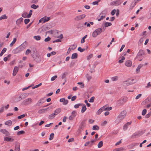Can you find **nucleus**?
Returning a JSON list of instances; mask_svg holds the SVG:
<instances>
[{"mask_svg": "<svg viewBox=\"0 0 151 151\" xmlns=\"http://www.w3.org/2000/svg\"><path fill=\"white\" fill-rule=\"evenodd\" d=\"M24 49V46L22 45L12 50V52L14 54L18 53L23 50Z\"/></svg>", "mask_w": 151, "mask_h": 151, "instance_id": "obj_1", "label": "nucleus"}, {"mask_svg": "<svg viewBox=\"0 0 151 151\" xmlns=\"http://www.w3.org/2000/svg\"><path fill=\"white\" fill-rule=\"evenodd\" d=\"M101 28H99L95 30L92 33V36L93 37H96L97 35H99L102 32Z\"/></svg>", "mask_w": 151, "mask_h": 151, "instance_id": "obj_2", "label": "nucleus"}, {"mask_svg": "<svg viewBox=\"0 0 151 151\" xmlns=\"http://www.w3.org/2000/svg\"><path fill=\"white\" fill-rule=\"evenodd\" d=\"M127 114V112L126 111L124 110L121 112L119 115L118 118L119 121L122 120L125 117Z\"/></svg>", "mask_w": 151, "mask_h": 151, "instance_id": "obj_3", "label": "nucleus"}, {"mask_svg": "<svg viewBox=\"0 0 151 151\" xmlns=\"http://www.w3.org/2000/svg\"><path fill=\"white\" fill-rule=\"evenodd\" d=\"M134 81V79H132L131 80L129 79L127 81H124L123 82V85L124 86H127L130 85L134 82H133V81Z\"/></svg>", "mask_w": 151, "mask_h": 151, "instance_id": "obj_4", "label": "nucleus"}, {"mask_svg": "<svg viewBox=\"0 0 151 151\" xmlns=\"http://www.w3.org/2000/svg\"><path fill=\"white\" fill-rule=\"evenodd\" d=\"M144 54V52L142 50H139V52L138 53L137 56V58L139 59L140 61L142 60V56Z\"/></svg>", "mask_w": 151, "mask_h": 151, "instance_id": "obj_5", "label": "nucleus"}, {"mask_svg": "<svg viewBox=\"0 0 151 151\" xmlns=\"http://www.w3.org/2000/svg\"><path fill=\"white\" fill-rule=\"evenodd\" d=\"M86 15L84 14L76 16L74 18V20L76 21L81 20L86 17Z\"/></svg>", "mask_w": 151, "mask_h": 151, "instance_id": "obj_6", "label": "nucleus"}, {"mask_svg": "<svg viewBox=\"0 0 151 151\" xmlns=\"http://www.w3.org/2000/svg\"><path fill=\"white\" fill-rule=\"evenodd\" d=\"M50 17L45 16L41 19L40 20H39V22L40 23L43 22V23H45L46 22H48V21L50 20Z\"/></svg>", "mask_w": 151, "mask_h": 151, "instance_id": "obj_7", "label": "nucleus"}, {"mask_svg": "<svg viewBox=\"0 0 151 151\" xmlns=\"http://www.w3.org/2000/svg\"><path fill=\"white\" fill-rule=\"evenodd\" d=\"M132 123V122L130 121L129 122H128L125 124L123 127V129L124 131L126 130L127 129L128 126L130 125Z\"/></svg>", "mask_w": 151, "mask_h": 151, "instance_id": "obj_8", "label": "nucleus"}, {"mask_svg": "<svg viewBox=\"0 0 151 151\" xmlns=\"http://www.w3.org/2000/svg\"><path fill=\"white\" fill-rule=\"evenodd\" d=\"M32 101V100L31 98L27 99L23 101L24 105H26L30 104Z\"/></svg>", "mask_w": 151, "mask_h": 151, "instance_id": "obj_9", "label": "nucleus"}, {"mask_svg": "<svg viewBox=\"0 0 151 151\" xmlns=\"http://www.w3.org/2000/svg\"><path fill=\"white\" fill-rule=\"evenodd\" d=\"M110 5L111 6L114 5H119L121 4L120 2V0L115 1H114L111 2L110 3Z\"/></svg>", "mask_w": 151, "mask_h": 151, "instance_id": "obj_10", "label": "nucleus"}, {"mask_svg": "<svg viewBox=\"0 0 151 151\" xmlns=\"http://www.w3.org/2000/svg\"><path fill=\"white\" fill-rule=\"evenodd\" d=\"M63 35L62 34H61L60 36H58L57 38L58 39H57L56 40L54 41H53V43L55 42H60L61 41L60 39H62L63 38Z\"/></svg>", "mask_w": 151, "mask_h": 151, "instance_id": "obj_11", "label": "nucleus"}, {"mask_svg": "<svg viewBox=\"0 0 151 151\" xmlns=\"http://www.w3.org/2000/svg\"><path fill=\"white\" fill-rule=\"evenodd\" d=\"M4 140L7 142H12L14 141V139L13 138H11L8 137H5Z\"/></svg>", "mask_w": 151, "mask_h": 151, "instance_id": "obj_12", "label": "nucleus"}, {"mask_svg": "<svg viewBox=\"0 0 151 151\" xmlns=\"http://www.w3.org/2000/svg\"><path fill=\"white\" fill-rule=\"evenodd\" d=\"M60 102H63V104L64 105H66L68 103V101L67 100L65 99V98L61 99H60Z\"/></svg>", "mask_w": 151, "mask_h": 151, "instance_id": "obj_13", "label": "nucleus"}, {"mask_svg": "<svg viewBox=\"0 0 151 151\" xmlns=\"http://www.w3.org/2000/svg\"><path fill=\"white\" fill-rule=\"evenodd\" d=\"M125 65L128 67H130L132 65V62L129 60H127L125 62Z\"/></svg>", "mask_w": 151, "mask_h": 151, "instance_id": "obj_14", "label": "nucleus"}, {"mask_svg": "<svg viewBox=\"0 0 151 151\" xmlns=\"http://www.w3.org/2000/svg\"><path fill=\"white\" fill-rule=\"evenodd\" d=\"M18 70H19V68L15 66L14 67V70H13V76H14L16 75Z\"/></svg>", "mask_w": 151, "mask_h": 151, "instance_id": "obj_15", "label": "nucleus"}, {"mask_svg": "<svg viewBox=\"0 0 151 151\" xmlns=\"http://www.w3.org/2000/svg\"><path fill=\"white\" fill-rule=\"evenodd\" d=\"M128 98L127 97H123L121 100H119L118 102H121L122 101V104H123L126 102Z\"/></svg>", "mask_w": 151, "mask_h": 151, "instance_id": "obj_16", "label": "nucleus"}, {"mask_svg": "<svg viewBox=\"0 0 151 151\" xmlns=\"http://www.w3.org/2000/svg\"><path fill=\"white\" fill-rule=\"evenodd\" d=\"M23 19V18L22 17H21L19 19H18L16 22L17 25L18 26H19L22 22Z\"/></svg>", "mask_w": 151, "mask_h": 151, "instance_id": "obj_17", "label": "nucleus"}, {"mask_svg": "<svg viewBox=\"0 0 151 151\" xmlns=\"http://www.w3.org/2000/svg\"><path fill=\"white\" fill-rule=\"evenodd\" d=\"M76 47V46L75 45H73L69 47L68 49V51L70 52V50L75 49Z\"/></svg>", "mask_w": 151, "mask_h": 151, "instance_id": "obj_18", "label": "nucleus"}, {"mask_svg": "<svg viewBox=\"0 0 151 151\" xmlns=\"http://www.w3.org/2000/svg\"><path fill=\"white\" fill-rule=\"evenodd\" d=\"M61 109L60 108H58L56 109L54 111V114L55 115H58L59 114L61 111Z\"/></svg>", "mask_w": 151, "mask_h": 151, "instance_id": "obj_19", "label": "nucleus"}, {"mask_svg": "<svg viewBox=\"0 0 151 151\" xmlns=\"http://www.w3.org/2000/svg\"><path fill=\"white\" fill-rule=\"evenodd\" d=\"M14 150L15 151H20L19 144H17L15 145Z\"/></svg>", "mask_w": 151, "mask_h": 151, "instance_id": "obj_20", "label": "nucleus"}, {"mask_svg": "<svg viewBox=\"0 0 151 151\" xmlns=\"http://www.w3.org/2000/svg\"><path fill=\"white\" fill-rule=\"evenodd\" d=\"M82 107L81 110V112L82 113H83L86 110V107L85 105L83 104H82Z\"/></svg>", "mask_w": 151, "mask_h": 151, "instance_id": "obj_21", "label": "nucleus"}, {"mask_svg": "<svg viewBox=\"0 0 151 151\" xmlns=\"http://www.w3.org/2000/svg\"><path fill=\"white\" fill-rule=\"evenodd\" d=\"M0 132L6 134L7 136L9 135L10 134L6 129H1L0 130Z\"/></svg>", "mask_w": 151, "mask_h": 151, "instance_id": "obj_22", "label": "nucleus"}, {"mask_svg": "<svg viewBox=\"0 0 151 151\" xmlns=\"http://www.w3.org/2000/svg\"><path fill=\"white\" fill-rule=\"evenodd\" d=\"M103 110L104 111H110L112 109V108L111 107H106L105 106L103 107Z\"/></svg>", "mask_w": 151, "mask_h": 151, "instance_id": "obj_23", "label": "nucleus"}, {"mask_svg": "<svg viewBox=\"0 0 151 151\" xmlns=\"http://www.w3.org/2000/svg\"><path fill=\"white\" fill-rule=\"evenodd\" d=\"M12 121L11 120H8L6 121L5 123V124L6 125L10 126L12 125Z\"/></svg>", "mask_w": 151, "mask_h": 151, "instance_id": "obj_24", "label": "nucleus"}, {"mask_svg": "<svg viewBox=\"0 0 151 151\" xmlns=\"http://www.w3.org/2000/svg\"><path fill=\"white\" fill-rule=\"evenodd\" d=\"M56 52L52 51L50 53H48L47 54V56L48 57H50L51 55H54L56 54Z\"/></svg>", "mask_w": 151, "mask_h": 151, "instance_id": "obj_25", "label": "nucleus"}, {"mask_svg": "<svg viewBox=\"0 0 151 151\" xmlns=\"http://www.w3.org/2000/svg\"><path fill=\"white\" fill-rule=\"evenodd\" d=\"M103 111H104V110H103V108L102 107L97 111L96 113V114L97 115H99L101 112Z\"/></svg>", "mask_w": 151, "mask_h": 151, "instance_id": "obj_26", "label": "nucleus"}, {"mask_svg": "<svg viewBox=\"0 0 151 151\" xmlns=\"http://www.w3.org/2000/svg\"><path fill=\"white\" fill-rule=\"evenodd\" d=\"M78 57V54L77 53H73L71 56V58L72 59H74Z\"/></svg>", "mask_w": 151, "mask_h": 151, "instance_id": "obj_27", "label": "nucleus"}, {"mask_svg": "<svg viewBox=\"0 0 151 151\" xmlns=\"http://www.w3.org/2000/svg\"><path fill=\"white\" fill-rule=\"evenodd\" d=\"M83 126L82 125H80L79 127V128L78 130V132L79 133H80L82 131V130H83Z\"/></svg>", "mask_w": 151, "mask_h": 151, "instance_id": "obj_28", "label": "nucleus"}, {"mask_svg": "<svg viewBox=\"0 0 151 151\" xmlns=\"http://www.w3.org/2000/svg\"><path fill=\"white\" fill-rule=\"evenodd\" d=\"M46 110L45 109H40L38 111V113L39 114H41L42 113H45L46 112Z\"/></svg>", "mask_w": 151, "mask_h": 151, "instance_id": "obj_29", "label": "nucleus"}, {"mask_svg": "<svg viewBox=\"0 0 151 151\" xmlns=\"http://www.w3.org/2000/svg\"><path fill=\"white\" fill-rule=\"evenodd\" d=\"M7 17L6 15V14H4L3 15H2L0 17V21L3 19H6L7 18Z\"/></svg>", "mask_w": 151, "mask_h": 151, "instance_id": "obj_30", "label": "nucleus"}, {"mask_svg": "<svg viewBox=\"0 0 151 151\" xmlns=\"http://www.w3.org/2000/svg\"><path fill=\"white\" fill-rule=\"evenodd\" d=\"M104 24L106 27H108L112 25V24L110 22H105Z\"/></svg>", "mask_w": 151, "mask_h": 151, "instance_id": "obj_31", "label": "nucleus"}, {"mask_svg": "<svg viewBox=\"0 0 151 151\" xmlns=\"http://www.w3.org/2000/svg\"><path fill=\"white\" fill-rule=\"evenodd\" d=\"M55 116L54 113H52L49 116L48 118L50 119H52L55 117Z\"/></svg>", "mask_w": 151, "mask_h": 151, "instance_id": "obj_32", "label": "nucleus"}, {"mask_svg": "<svg viewBox=\"0 0 151 151\" xmlns=\"http://www.w3.org/2000/svg\"><path fill=\"white\" fill-rule=\"evenodd\" d=\"M33 38L37 40H39L41 39V37L39 35L35 36L33 37Z\"/></svg>", "mask_w": 151, "mask_h": 151, "instance_id": "obj_33", "label": "nucleus"}, {"mask_svg": "<svg viewBox=\"0 0 151 151\" xmlns=\"http://www.w3.org/2000/svg\"><path fill=\"white\" fill-rule=\"evenodd\" d=\"M99 129V127L97 125H94L92 127V129L93 130H98Z\"/></svg>", "mask_w": 151, "mask_h": 151, "instance_id": "obj_34", "label": "nucleus"}, {"mask_svg": "<svg viewBox=\"0 0 151 151\" xmlns=\"http://www.w3.org/2000/svg\"><path fill=\"white\" fill-rule=\"evenodd\" d=\"M142 66V65L141 64H140L138 66L136 69V71L137 73H138L140 69Z\"/></svg>", "mask_w": 151, "mask_h": 151, "instance_id": "obj_35", "label": "nucleus"}, {"mask_svg": "<svg viewBox=\"0 0 151 151\" xmlns=\"http://www.w3.org/2000/svg\"><path fill=\"white\" fill-rule=\"evenodd\" d=\"M111 79L113 81H116L118 79V77L117 76H115L112 77Z\"/></svg>", "mask_w": 151, "mask_h": 151, "instance_id": "obj_36", "label": "nucleus"}, {"mask_svg": "<svg viewBox=\"0 0 151 151\" xmlns=\"http://www.w3.org/2000/svg\"><path fill=\"white\" fill-rule=\"evenodd\" d=\"M103 145V142L102 141H100L98 144V147L99 148L101 147Z\"/></svg>", "mask_w": 151, "mask_h": 151, "instance_id": "obj_37", "label": "nucleus"}, {"mask_svg": "<svg viewBox=\"0 0 151 151\" xmlns=\"http://www.w3.org/2000/svg\"><path fill=\"white\" fill-rule=\"evenodd\" d=\"M28 14L26 12H24L23 13L22 16V17H23L24 18H28Z\"/></svg>", "mask_w": 151, "mask_h": 151, "instance_id": "obj_38", "label": "nucleus"}, {"mask_svg": "<svg viewBox=\"0 0 151 151\" xmlns=\"http://www.w3.org/2000/svg\"><path fill=\"white\" fill-rule=\"evenodd\" d=\"M125 59V58L123 56H122L121 57V59L119 61V63H122L123 62V61Z\"/></svg>", "mask_w": 151, "mask_h": 151, "instance_id": "obj_39", "label": "nucleus"}, {"mask_svg": "<svg viewBox=\"0 0 151 151\" xmlns=\"http://www.w3.org/2000/svg\"><path fill=\"white\" fill-rule=\"evenodd\" d=\"M38 7L39 6L38 5H36L34 4H32L31 6V7L33 9H36L38 8Z\"/></svg>", "mask_w": 151, "mask_h": 151, "instance_id": "obj_40", "label": "nucleus"}, {"mask_svg": "<svg viewBox=\"0 0 151 151\" xmlns=\"http://www.w3.org/2000/svg\"><path fill=\"white\" fill-rule=\"evenodd\" d=\"M88 145H89L90 147H91L92 146V145H91V143L90 142L88 141L86 142L84 144L85 146H87Z\"/></svg>", "mask_w": 151, "mask_h": 151, "instance_id": "obj_41", "label": "nucleus"}, {"mask_svg": "<svg viewBox=\"0 0 151 151\" xmlns=\"http://www.w3.org/2000/svg\"><path fill=\"white\" fill-rule=\"evenodd\" d=\"M93 56V54H91L87 56V59L88 60H89Z\"/></svg>", "mask_w": 151, "mask_h": 151, "instance_id": "obj_42", "label": "nucleus"}, {"mask_svg": "<svg viewBox=\"0 0 151 151\" xmlns=\"http://www.w3.org/2000/svg\"><path fill=\"white\" fill-rule=\"evenodd\" d=\"M52 108H53V107L52 106H50L48 107H47L46 108H45V109L46 110V112L47 111H49V110L52 109Z\"/></svg>", "mask_w": 151, "mask_h": 151, "instance_id": "obj_43", "label": "nucleus"}, {"mask_svg": "<svg viewBox=\"0 0 151 151\" xmlns=\"http://www.w3.org/2000/svg\"><path fill=\"white\" fill-rule=\"evenodd\" d=\"M100 0H98L97 1H94L93 2L92 4L93 5L98 4V3L100 1Z\"/></svg>", "mask_w": 151, "mask_h": 151, "instance_id": "obj_44", "label": "nucleus"}, {"mask_svg": "<svg viewBox=\"0 0 151 151\" xmlns=\"http://www.w3.org/2000/svg\"><path fill=\"white\" fill-rule=\"evenodd\" d=\"M32 13V10H30L29 12V13L28 14V18H29L31 17Z\"/></svg>", "mask_w": 151, "mask_h": 151, "instance_id": "obj_45", "label": "nucleus"}, {"mask_svg": "<svg viewBox=\"0 0 151 151\" xmlns=\"http://www.w3.org/2000/svg\"><path fill=\"white\" fill-rule=\"evenodd\" d=\"M54 134L53 133H51L49 139L51 140L53 139L54 137Z\"/></svg>", "mask_w": 151, "mask_h": 151, "instance_id": "obj_46", "label": "nucleus"}, {"mask_svg": "<svg viewBox=\"0 0 151 151\" xmlns=\"http://www.w3.org/2000/svg\"><path fill=\"white\" fill-rule=\"evenodd\" d=\"M25 95L24 94H22L20 95V96L19 97V98L20 99L19 100L22 99H24L25 98Z\"/></svg>", "mask_w": 151, "mask_h": 151, "instance_id": "obj_47", "label": "nucleus"}, {"mask_svg": "<svg viewBox=\"0 0 151 151\" xmlns=\"http://www.w3.org/2000/svg\"><path fill=\"white\" fill-rule=\"evenodd\" d=\"M95 99V97L94 96H93L91 97L89 100V101L91 103L93 102L94 101V99Z\"/></svg>", "mask_w": 151, "mask_h": 151, "instance_id": "obj_48", "label": "nucleus"}, {"mask_svg": "<svg viewBox=\"0 0 151 151\" xmlns=\"http://www.w3.org/2000/svg\"><path fill=\"white\" fill-rule=\"evenodd\" d=\"M82 104H76L74 106L75 108L76 109H77L78 108L79 106H82Z\"/></svg>", "mask_w": 151, "mask_h": 151, "instance_id": "obj_49", "label": "nucleus"}, {"mask_svg": "<svg viewBox=\"0 0 151 151\" xmlns=\"http://www.w3.org/2000/svg\"><path fill=\"white\" fill-rule=\"evenodd\" d=\"M137 2H138L137 1H136V0H135L134 2H133L132 3L131 6L133 7L135 6L136 4V3Z\"/></svg>", "mask_w": 151, "mask_h": 151, "instance_id": "obj_50", "label": "nucleus"}, {"mask_svg": "<svg viewBox=\"0 0 151 151\" xmlns=\"http://www.w3.org/2000/svg\"><path fill=\"white\" fill-rule=\"evenodd\" d=\"M78 50L81 52H83L85 50V49H82L81 47H79Z\"/></svg>", "mask_w": 151, "mask_h": 151, "instance_id": "obj_51", "label": "nucleus"}, {"mask_svg": "<svg viewBox=\"0 0 151 151\" xmlns=\"http://www.w3.org/2000/svg\"><path fill=\"white\" fill-rule=\"evenodd\" d=\"M30 21V19H25L24 20V22L25 24H28Z\"/></svg>", "mask_w": 151, "mask_h": 151, "instance_id": "obj_52", "label": "nucleus"}, {"mask_svg": "<svg viewBox=\"0 0 151 151\" xmlns=\"http://www.w3.org/2000/svg\"><path fill=\"white\" fill-rule=\"evenodd\" d=\"M57 78V76H55L52 77L51 78V81H54Z\"/></svg>", "mask_w": 151, "mask_h": 151, "instance_id": "obj_53", "label": "nucleus"}, {"mask_svg": "<svg viewBox=\"0 0 151 151\" xmlns=\"http://www.w3.org/2000/svg\"><path fill=\"white\" fill-rule=\"evenodd\" d=\"M151 87V84L150 82H149L147 84V85L145 86L146 88H150Z\"/></svg>", "mask_w": 151, "mask_h": 151, "instance_id": "obj_54", "label": "nucleus"}, {"mask_svg": "<svg viewBox=\"0 0 151 151\" xmlns=\"http://www.w3.org/2000/svg\"><path fill=\"white\" fill-rule=\"evenodd\" d=\"M24 133V132L23 131H21L19 132H18L17 133V134L18 135H20V134H22Z\"/></svg>", "mask_w": 151, "mask_h": 151, "instance_id": "obj_55", "label": "nucleus"}, {"mask_svg": "<svg viewBox=\"0 0 151 151\" xmlns=\"http://www.w3.org/2000/svg\"><path fill=\"white\" fill-rule=\"evenodd\" d=\"M147 112V110L146 109H144L143 110L142 112V114L143 115H145Z\"/></svg>", "mask_w": 151, "mask_h": 151, "instance_id": "obj_56", "label": "nucleus"}, {"mask_svg": "<svg viewBox=\"0 0 151 151\" xmlns=\"http://www.w3.org/2000/svg\"><path fill=\"white\" fill-rule=\"evenodd\" d=\"M25 115L24 114H22L21 115L18 116V118L19 119H20L22 118H24V117H25Z\"/></svg>", "mask_w": 151, "mask_h": 151, "instance_id": "obj_57", "label": "nucleus"}, {"mask_svg": "<svg viewBox=\"0 0 151 151\" xmlns=\"http://www.w3.org/2000/svg\"><path fill=\"white\" fill-rule=\"evenodd\" d=\"M71 114L72 115L75 117L76 114V112L75 111H73L72 112Z\"/></svg>", "mask_w": 151, "mask_h": 151, "instance_id": "obj_58", "label": "nucleus"}, {"mask_svg": "<svg viewBox=\"0 0 151 151\" xmlns=\"http://www.w3.org/2000/svg\"><path fill=\"white\" fill-rule=\"evenodd\" d=\"M86 78L88 81L91 80V79L92 77L91 76L87 74L86 75Z\"/></svg>", "mask_w": 151, "mask_h": 151, "instance_id": "obj_59", "label": "nucleus"}, {"mask_svg": "<svg viewBox=\"0 0 151 151\" xmlns=\"http://www.w3.org/2000/svg\"><path fill=\"white\" fill-rule=\"evenodd\" d=\"M84 102L86 104L88 107H90V104L88 103V101L87 100H85L84 101Z\"/></svg>", "mask_w": 151, "mask_h": 151, "instance_id": "obj_60", "label": "nucleus"}, {"mask_svg": "<svg viewBox=\"0 0 151 151\" xmlns=\"http://www.w3.org/2000/svg\"><path fill=\"white\" fill-rule=\"evenodd\" d=\"M50 38L48 37H47L45 39L44 41L45 42H47L50 41Z\"/></svg>", "mask_w": 151, "mask_h": 151, "instance_id": "obj_61", "label": "nucleus"}, {"mask_svg": "<svg viewBox=\"0 0 151 151\" xmlns=\"http://www.w3.org/2000/svg\"><path fill=\"white\" fill-rule=\"evenodd\" d=\"M31 52V50H30L27 49L26 51L25 54L26 55H28Z\"/></svg>", "mask_w": 151, "mask_h": 151, "instance_id": "obj_62", "label": "nucleus"}, {"mask_svg": "<svg viewBox=\"0 0 151 151\" xmlns=\"http://www.w3.org/2000/svg\"><path fill=\"white\" fill-rule=\"evenodd\" d=\"M116 12V10L115 9H114L113 10H112V11L111 12V14L113 16L114 15V14H115Z\"/></svg>", "mask_w": 151, "mask_h": 151, "instance_id": "obj_63", "label": "nucleus"}, {"mask_svg": "<svg viewBox=\"0 0 151 151\" xmlns=\"http://www.w3.org/2000/svg\"><path fill=\"white\" fill-rule=\"evenodd\" d=\"M142 94H139L138 95H137L135 97V99H138L141 96Z\"/></svg>", "mask_w": 151, "mask_h": 151, "instance_id": "obj_64", "label": "nucleus"}]
</instances>
